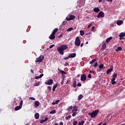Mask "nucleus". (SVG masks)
Listing matches in <instances>:
<instances>
[{"label": "nucleus", "mask_w": 125, "mask_h": 125, "mask_svg": "<svg viewBox=\"0 0 125 125\" xmlns=\"http://www.w3.org/2000/svg\"><path fill=\"white\" fill-rule=\"evenodd\" d=\"M67 48H68V46H67V45H62L61 46L57 48V50L60 54L63 55L64 54V50H66Z\"/></svg>", "instance_id": "f257e3e1"}, {"label": "nucleus", "mask_w": 125, "mask_h": 125, "mask_svg": "<svg viewBox=\"0 0 125 125\" xmlns=\"http://www.w3.org/2000/svg\"><path fill=\"white\" fill-rule=\"evenodd\" d=\"M112 79H111V83H112V84H116V79H117V78L118 77V74L117 73H115L113 74L112 75Z\"/></svg>", "instance_id": "f03ea898"}, {"label": "nucleus", "mask_w": 125, "mask_h": 125, "mask_svg": "<svg viewBox=\"0 0 125 125\" xmlns=\"http://www.w3.org/2000/svg\"><path fill=\"white\" fill-rule=\"evenodd\" d=\"M99 112V110H96L95 111H93L91 113H88V115H89V116H91V118H94V117H96V116H97L98 115Z\"/></svg>", "instance_id": "7ed1b4c3"}, {"label": "nucleus", "mask_w": 125, "mask_h": 125, "mask_svg": "<svg viewBox=\"0 0 125 125\" xmlns=\"http://www.w3.org/2000/svg\"><path fill=\"white\" fill-rule=\"evenodd\" d=\"M44 59V57L42 55H41L39 58H36V60L35 61L36 63H41L42 62V61Z\"/></svg>", "instance_id": "20e7f679"}, {"label": "nucleus", "mask_w": 125, "mask_h": 125, "mask_svg": "<svg viewBox=\"0 0 125 125\" xmlns=\"http://www.w3.org/2000/svg\"><path fill=\"white\" fill-rule=\"evenodd\" d=\"M75 44L76 46H79V45H81V40L79 37H77L76 38Z\"/></svg>", "instance_id": "39448f33"}, {"label": "nucleus", "mask_w": 125, "mask_h": 125, "mask_svg": "<svg viewBox=\"0 0 125 125\" xmlns=\"http://www.w3.org/2000/svg\"><path fill=\"white\" fill-rule=\"evenodd\" d=\"M53 84V80L49 79L46 82H45V84H47V85H51V84Z\"/></svg>", "instance_id": "423d86ee"}, {"label": "nucleus", "mask_w": 125, "mask_h": 125, "mask_svg": "<svg viewBox=\"0 0 125 125\" xmlns=\"http://www.w3.org/2000/svg\"><path fill=\"white\" fill-rule=\"evenodd\" d=\"M75 18H76V17L75 16V15H70L69 18H66V20L67 21H71V20H74V19H75Z\"/></svg>", "instance_id": "0eeeda50"}, {"label": "nucleus", "mask_w": 125, "mask_h": 125, "mask_svg": "<svg viewBox=\"0 0 125 125\" xmlns=\"http://www.w3.org/2000/svg\"><path fill=\"white\" fill-rule=\"evenodd\" d=\"M103 17H104V12L100 11L97 15V18H103Z\"/></svg>", "instance_id": "6e6552de"}, {"label": "nucleus", "mask_w": 125, "mask_h": 125, "mask_svg": "<svg viewBox=\"0 0 125 125\" xmlns=\"http://www.w3.org/2000/svg\"><path fill=\"white\" fill-rule=\"evenodd\" d=\"M81 80L82 82H84L86 81V76L85 74H82L81 76Z\"/></svg>", "instance_id": "1a4fd4ad"}, {"label": "nucleus", "mask_w": 125, "mask_h": 125, "mask_svg": "<svg viewBox=\"0 0 125 125\" xmlns=\"http://www.w3.org/2000/svg\"><path fill=\"white\" fill-rule=\"evenodd\" d=\"M72 86L74 88H76L77 87V81H76V79H74L72 81Z\"/></svg>", "instance_id": "9d476101"}, {"label": "nucleus", "mask_w": 125, "mask_h": 125, "mask_svg": "<svg viewBox=\"0 0 125 125\" xmlns=\"http://www.w3.org/2000/svg\"><path fill=\"white\" fill-rule=\"evenodd\" d=\"M112 71H113V65H111L110 68H109L107 70L106 74L107 75H109V74H110V73H111V72H112Z\"/></svg>", "instance_id": "9b49d317"}, {"label": "nucleus", "mask_w": 125, "mask_h": 125, "mask_svg": "<svg viewBox=\"0 0 125 125\" xmlns=\"http://www.w3.org/2000/svg\"><path fill=\"white\" fill-rule=\"evenodd\" d=\"M76 55H77V54L76 53H71L68 56V57H69L70 58H74V57H76Z\"/></svg>", "instance_id": "f8f14e48"}, {"label": "nucleus", "mask_w": 125, "mask_h": 125, "mask_svg": "<svg viewBox=\"0 0 125 125\" xmlns=\"http://www.w3.org/2000/svg\"><path fill=\"white\" fill-rule=\"evenodd\" d=\"M123 23H124V21H122V20H118L116 24L118 25V26H121V25H122V24H123Z\"/></svg>", "instance_id": "ddd939ff"}, {"label": "nucleus", "mask_w": 125, "mask_h": 125, "mask_svg": "<svg viewBox=\"0 0 125 125\" xmlns=\"http://www.w3.org/2000/svg\"><path fill=\"white\" fill-rule=\"evenodd\" d=\"M49 39L50 40H54L55 39V35L52 33L49 36Z\"/></svg>", "instance_id": "4468645a"}, {"label": "nucleus", "mask_w": 125, "mask_h": 125, "mask_svg": "<svg viewBox=\"0 0 125 125\" xmlns=\"http://www.w3.org/2000/svg\"><path fill=\"white\" fill-rule=\"evenodd\" d=\"M77 111H78V106L77 105L74 106L72 112L73 113V112H77Z\"/></svg>", "instance_id": "2eb2a0df"}, {"label": "nucleus", "mask_w": 125, "mask_h": 125, "mask_svg": "<svg viewBox=\"0 0 125 125\" xmlns=\"http://www.w3.org/2000/svg\"><path fill=\"white\" fill-rule=\"evenodd\" d=\"M93 11H94V12L98 13V12H99V11H100V9L98 7H95L93 9Z\"/></svg>", "instance_id": "dca6fc26"}, {"label": "nucleus", "mask_w": 125, "mask_h": 125, "mask_svg": "<svg viewBox=\"0 0 125 125\" xmlns=\"http://www.w3.org/2000/svg\"><path fill=\"white\" fill-rule=\"evenodd\" d=\"M57 32H58V28H55L53 30L52 34L55 35V34H56V33H57Z\"/></svg>", "instance_id": "f3484780"}, {"label": "nucleus", "mask_w": 125, "mask_h": 125, "mask_svg": "<svg viewBox=\"0 0 125 125\" xmlns=\"http://www.w3.org/2000/svg\"><path fill=\"white\" fill-rule=\"evenodd\" d=\"M35 106L36 107H39V106H40V102L36 101L35 102Z\"/></svg>", "instance_id": "a211bd4d"}, {"label": "nucleus", "mask_w": 125, "mask_h": 125, "mask_svg": "<svg viewBox=\"0 0 125 125\" xmlns=\"http://www.w3.org/2000/svg\"><path fill=\"white\" fill-rule=\"evenodd\" d=\"M22 107L19 105V106H17L15 107V111H18L19 110H20V109H21Z\"/></svg>", "instance_id": "6ab92c4d"}, {"label": "nucleus", "mask_w": 125, "mask_h": 125, "mask_svg": "<svg viewBox=\"0 0 125 125\" xmlns=\"http://www.w3.org/2000/svg\"><path fill=\"white\" fill-rule=\"evenodd\" d=\"M35 119H36V120H38V119H39V118H40V114H39L38 113H36V114H35Z\"/></svg>", "instance_id": "aec40b11"}, {"label": "nucleus", "mask_w": 125, "mask_h": 125, "mask_svg": "<svg viewBox=\"0 0 125 125\" xmlns=\"http://www.w3.org/2000/svg\"><path fill=\"white\" fill-rule=\"evenodd\" d=\"M40 82L38 81L34 84V86H39L40 85Z\"/></svg>", "instance_id": "412c9836"}, {"label": "nucleus", "mask_w": 125, "mask_h": 125, "mask_svg": "<svg viewBox=\"0 0 125 125\" xmlns=\"http://www.w3.org/2000/svg\"><path fill=\"white\" fill-rule=\"evenodd\" d=\"M112 39H113L112 37L107 38L105 41L106 42H109L111 41V40H112Z\"/></svg>", "instance_id": "4be33fe9"}, {"label": "nucleus", "mask_w": 125, "mask_h": 125, "mask_svg": "<svg viewBox=\"0 0 125 125\" xmlns=\"http://www.w3.org/2000/svg\"><path fill=\"white\" fill-rule=\"evenodd\" d=\"M57 87V83L55 84L52 87L53 91H55V89Z\"/></svg>", "instance_id": "5701e85b"}, {"label": "nucleus", "mask_w": 125, "mask_h": 125, "mask_svg": "<svg viewBox=\"0 0 125 125\" xmlns=\"http://www.w3.org/2000/svg\"><path fill=\"white\" fill-rule=\"evenodd\" d=\"M119 37H125V33L121 32L119 35Z\"/></svg>", "instance_id": "b1692460"}, {"label": "nucleus", "mask_w": 125, "mask_h": 125, "mask_svg": "<svg viewBox=\"0 0 125 125\" xmlns=\"http://www.w3.org/2000/svg\"><path fill=\"white\" fill-rule=\"evenodd\" d=\"M84 124V121H79L78 125H83Z\"/></svg>", "instance_id": "393cba45"}, {"label": "nucleus", "mask_w": 125, "mask_h": 125, "mask_svg": "<svg viewBox=\"0 0 125 125\" xmlns=\"http://www.w3.org/2000/svg\"><path fill=\"white\" fill-rule=\"evenodd\" d=\"M122 50H123V48H122V47H118L116 50V51H122Z\"/></svg>", "instance_id": "a878e982"}, {"label": "nucleus", "mask_w": 125, "mask_h": 125, "mask_svg": "<svg viewBox=\"0 0 125 125\" xmlns=\"http://www.w3.org/2000/svg\"><path fill=\"white\" fill-rule=\"evenodd\" d=\"M72 109H73V106H70L67 108V109L66 110H67V111L69 112V111H71V110H72Z\"/></svg>", "instance_id": "bb28decb"}, {"label": "nucleus", "mask_w": 125, "mask_h": 125, "mask_svg": "<svg viewBox=\"0 0 125 125\" xmlns=\"http://www.w3.org/2000/svg\"><path fill=\"white\" fill-rule=\"evenodd\" d=\"M96 61V59H93L89 62V64H93L94 63H95Z\"/></svg>", "instance_id": "cd10ccee"}, {"label": "nucleus", "mask_w": 125, "mask_h": 125, "mask_svg": "<svg viewBox=\"0 0 125 125\" xmlns=\"http://www.w3.org/2000/svg\"><path fill=\"white\" fill-rule=\"evenodd\" d=\"M83 95L80 94L78 98V100H81L82 99V98H83Z\"/></svg>", "instance_id": "c85d7f7f"}, {"label": "nucleus", "mask_w": 125, "mask_h": 125, "mask_svg": "<svg viewBox=\"0 0 125 125\" xmlns=\"http://www.w3.org/2000/svg\"><path fill=\"white\" fill-rule=\"evenodd\" d=\"M102 48L103 49H106V43H103Z\"/></svg>", "instance_id": "c756f323"}, {"label": "nucleus", "mask_w": 125, "mask_h": 125, "mask_svg": "<svg viewBox=\"0 0 125 125\" xmlns=\"http://www.w3.org/2000/svg\"><path fill=\"white\" fill-rule=\"evenodd\" d=\"M80 36H83L84 35V32H83V30H80Z\"/></svg>", "instance_id": "7c9ffc66"}, {"label": "nucleus", "mask_w": 125, "mask_h": 125, "mask_svg": "<svg viewBox=\"0 0 125 125\" xmlns=\"http://www.w3.org/2000/svg\"><path fill=\"white\" fill-rule=\"evenodd\" d=\"M72 118V116L68 115L67 117L65 118V120H70Z\"/></svg>", "instance_id": "2f4dec72"}, {"label": "nucleus", "mask_w": 125, "mask_h": 125, "mask_svg": "<svg viewBox=\"0 0 125 125\" xmlns=\"http://www.w3.org/2000/svg\"><path fill=\"white\" fill-rule=\"evenodd\" d=\"M72 113H73V114H72V117H75L76 116V115H77V114L76 111H74Z\"/></svg>", "instance_id": "473e14b6"}, {"label": "nucleus", "mask_w": 125, "mask_h": 125, "mask_svg": "<svg viewBox=\"0 0 125 125\" xmlns=\"http://www.w3.org/2000/svg\"><path fill=\"white\" fill-rule=\"evenodd\" d=\"M104 67V64H102L99 66V69H103V67Z\"/></svg>", "instance_id": "72a5a7b5"}, {"label": "nucleus", "mask_w": 125, "mask_h": 125, "mask_svg": "<svg viewBox=\"0 0 125 125\" xmlns=\"http://www.w3.org/2000/svg\"><path fill=\"white\" fill-rule=\"evenodd\" d=\"M72 30H74V28L70 27L67 30V32H71V31H72Z\"/></svg>", "instance_id": "f704fd0d"}, {"label": "nucleus", "mask_w": 125, "mask_h": 125, "mask_svg": "<svg viewBox=\"0 0 125 125\" xmlns=\"http://www.w3.org/2000/svg\"><path fill=\"white\" fill-rule=\"evenodd\" d=\"M56 113V110H53L50 112V114H55Z\"/></svg>", "instance_id": "c9c22d12"}, {"label": "nucleus", "mask_w": 125, "mask_h": 125, "mask_svg": "<svg viewBox=\"0 0 125 125\" xmlns=\"http://www.w3.org/2000/svg\"><path fill=\"white\" fill-rule=\"evenodd\" d=\"M60 73H61L62 74H64V75L67 74V72L64 71L63 70H61Z\"/></svg>", "instance_id": "e433bc0d"}, {"label": "nucleus", "mask_w": 125, "mask_h": 125, "mask_svg": "<svg viewBox=\"0 0 125 125\" xmlns=\"http://www.w3.org/2000/svg\"><path fill=\"white\" fill-rule=\"evenodd\" d=\"M23 105V101H21L20 106L22 107V106Z\"/></svg>", "instance_id": "4c0bfd02"}, {"label": "nucleus", "mask_w": 125, "mask_h": 125, "mask_svg": "<svg viewBox=\"0 0 125 125\" xmlns=\"http://www.w3.org/2000/svg\"><path fill=\"white\" fill-rule=\"evenodd\" d=\"M95 72L93 70H89V73H90V74H94Z\"/></svg>", "instance_id": "58836bf2"}, {"label": "nucleus", "mask_w": 125, "mask_h": 125, "mask_svg": "<svg viewBox=\"0 0 125 125\" xmlns=\"http://www.w3.org/2000/svg\"><path fill=\"white\" fill-rule=\"evenodd\" d=\"M77 124H78V122H77V121H74L73 125H77Z\"/></svg>", "instance_id": "ea45409f"}, {"label": "nucleus", "mask_w": 125, "mask_h": 125, "mask_svg": "<svg viewBox=\"0 0 125 125\" xmlns=\"http://www.w3.org/2000/svg\"><path fill=\"white\" fill-rule=\"evenodd\" d=\"M97 65H98V62H96L93 65L94 67H97Z\"/></svg>", "instance_id": "a19ab883"}, {"label": "nucleus", "mask_w": 125, "mask_h": 125, "mask_svg": "<svg viewBox=\"0 0 125 125\" xmlns=\"http://www.w3.org/2000/svg\"><path fill=\"white\" fill-rule=\"evenodd\" d=\"M43 123H45V121H44V120H42L40 121L41 124H43Z\"/></svg>", "instance_id": "79ce46f5"}, {"label": "nucleus", "mask_w": 125, "mask_h": 125, "mask_svg": "<svg viewBox=\"0 0 125 125\" xmlns=\"http://www.w3.org/2000/svg\"><path fill=\"white\" fill-rule=\"evenodd\" d=\"M29 99L30 100H36V99L35 98H34V97H30Z\"/></svg>", "instance_id": "37998d69"}, {"label": "nucleus", "mask_w": 125, "mask_h": 125, "mask_svg": "<svg viewBox=\"0 0 125 125\" xmlns=\"http://www.w3.org/2000/svg\"><path fill=\"white\" fill-rule=\"evenodd\" d=\"M48 89L49 91H51V87L50 86H48Z\"/></svg>", "instance_id": "c03bdc74"}, {"label": "nucleus", "mask_w": 125, "mask_h": 125, "mask_svg": "<svg viewBox=\"0 0 125 125\" xmlns=\"http://www.w3.org/2000/svg\"><path fill=\"white\" fill-rule=\"evenodd\" d=\"M87 77H88L89 79H91V74H89L88 75Z\"/></svg>", "instance_id": "a18cd8bd"}, {"label": "nucleus", "mask_w": 125, "mask_h": 125, "mask_svg": "<svg viewBox=\"0 0 125 125\" xmlns=\"http://www.w3.org/2000/svg\"><path fill=\"white\" fill-rule=\"evenodd\" d=\"M77 86H82V83H77Z\"/></svg>", "instance_id": "49530a36"}, {"label": "nucleus", "mask_w": 125, "mask_h": 125, "mask_svg": "<svg viewBox=\"0 0 125 125\" xmlns=\"http://www.w3.org/2000/svg\"><path fill=\"white\" fill-rule=\"evenodd\" d=\"M56 104H58V103H59V102H60V100H57V101H56Z\"/></svg>", "instance_id": "de8ad7c7"}, {"label": "nucleus", "mask_w": 125, "mask_h": 125, "mask_svg": "<svg viewBox=\"0 0 125 125\" xmlns=\"http://www.w3.org/2000/svg\"><path fill=\"white\" fill-rule=\"evenodd\" d=\"M62 36H63V34L62 33L61 35H60L58 38H59V39H60V38L62 37Z\"/></svg>", "instance_id": "09e8293b"}, {"label": "nucleus", "mask_w": 125, "mask_h": 125, "mask_svg": "<svg viewBox=\"0 0 125 125\" xmlns=\"http://www.w3.org/2000/svg\"><path fill=\"white\" fill-rule=\"evenodd\" d=\"M42 77H43V74H40V75L39 76V78L41 79V78H42Z\"/></svg>", "instance_id": "8fccbe9b"}, {"label": "nucleus", "mask_w": 125, "mask_h": 125, "mask_svg": "<svg viewBox=\"0 0 125 125\" xmlns=\"http://www.w3.org/2000/svg\"><path fill=\"white\" fill-rule=\"evenodd\" d=\"M54 44H52V45H51L50 46H49V48H53V47L54 46Z\"/></svg>", "instance_id": "3c124183"}, {"label": "nucleus", "mask_w": 125, "mask_h": 125, "mask_svg": "<svg viewBox=\"0 0 125 125\" xmlns=\"http://www.w3.org/2000/svg\"><path fill=\"white\" fill-rule=\"evenodd\" d=\"M64 83V79H62V82L61 83V84L63 85Z\"/></svg>", "instance_id": "603ef678"}, {"label": "nucleus", "mask_w": 125, "mask_h": 125, "mask_svg": "<svg viewBox=\"0 0 125 125\" xmlns=\"http://www.w3.org/2000/svg\"><path fill=\"white\" fill-rule=\"evenodd\" d=\"M68 58H70V57H69V56L68 57H66L65 58H64V60H68Z\"/></svg>", "instance_id": "864d4df0"}, {"label": "nucleus", "mask_w": 125, "mask_h": 125, "mask_svg": "<svg viewBox=\"0 0 125 125\" xmlns=\"http://www.w3.org/2000/svg\"><path fill=\"white\" fill-rule=\"evenodd\" d=\"M35 79H36V80H38V79H40V76H36V77H35Z\"/></svg>", "instance_id": "5fc2aeb1"}, {"label": "nucleus", "mask_w": 125, "mask_h": 125, "mask_svg": "<svg viewBox=\"0 0 125 125\" xmlns=\"http://www.w3.org/2000/svg\"><path fill=\"white\" fill-rule=\"evenodd\" d=\"M48 120V118L45 117V119L44 120V121L45 122H46Z\"/></svg>", "instance_id": "6e6d98bb"}, {"label": "nucleus", "mask_w": 125, "mask_h": 125, "mask_svg": "<svg viewBox=\"0 0 125 125\" xmlns=\"http://www.w3.org/2000/svg\"><path fill=\"white\" fill-rule=\"evenodd\" d=\"M120 37V38H119V39L120 40H124V37H122V36H119Z\"/></svg>", "instance_id": "4d7b16f0"}, {"label": "nucleus", "mask_w": 125, "mask_h": 125, "mask_svg": "<svg viewBox=\"0 0 125 125\" xmlns=\"http://www.w3.org/2000/svg\"><path fill=\"white\" fill-rule=\"evenodd\" d=\"M62 80H63V81H64L65 77L64 76V75H62Z\"/></svg>", "instance_id": "13d9d810"}, {"label": "nucleus", "mask_w": 125, "mask_h": 125, "mask_svg": "<svg viewBox=\"0 0 125 125\" xmlns=\"http://www.w3.org/2000/svg\"><path fill=\"white\" fill-rule=\"evenodd\" d=\"M94 29H95V27H94V26L92 27L91 31H93V30H94Z\"/></svg>", "instance_id": "bf43d9fd"}, {"label": "nucleus", "mask_w": 125, "mask_h": 125, "mask_svg": "<svg viewBox=\"0 0 125 125\" xmlns=\"http://www.w3.org/2000/svg\"><path fill=\"white\" fill-rule=\"evenodd\" d=\"M68 65H69V63L65 62V64H64V66H68Z\"/></svg>", "instance_id": "052dcab7"}, {"label": "nucleus", "mask_w": 125, "mask_h": 125, "mask_svg": "<svg viewBox=\"0 0 125 125\" xmlns=\"http://www.w3.org/2000/svg\"><path fill=\"white\" fill-rule=\"evenodd\" d=\"M30 72L32 73V74H34V70L33 69H31Z\"/></svg>", "instance_id": "680f3d73"}, {"label": "nucleus", "mask_w": 125, "mask_h": 125, "mask_svg": "<svg viewBox=\"0 0 125 125\" xmlns=\"http://www.w3.org/2000/svg\"><path fill=\"white\" fill-rule=\"evenodd\" d=\"M91 25H92V24L90 23V24H89L88 25V28H89L90 27H91Z\"/></svg>", "instance_id": "e2e57ef3"}, {"label": "nucleus", "mask_w": 125, "mask_h": 125, "mask_svg": "<svg viewBox=\"0 0 125 125\" xmlns=\"http://www.w3.org/2000/svg\"><path fill=\"white\" fill-rule=\"evenodd\" d=\"M56 104V102L52 103V105H55Z\"/></svg>", "instance_id": "0e129e2a"}, {"label": "nucleus", "mask_w": 125, "mask_h": 125, "mask_svg": "<svg viewBox=\"0 0 125 125\" xmlns=\"http://www.w3.org/2000/svg\"><path fill=\"white\" fill-rule=\"evenodd\" d=\"M60 125H63V122H61L60 123Z\"/></svg>", "instance_id": "69168bd1"}, {"label": "nucleus", "mask_w": 125, "mask_h": 125, "mask_svg": "<svg viewBox=\"0 0 125 125\" xmlns=\"http://www.w3.org/2000/svg\"><path fill=\"white\" fill-rule=\"evenodd\" d=\"M83 43H82L81 44V47H82V46H83Z\"/></svg>", "instance_id": "338daca9"}, {"label": "nucleus", "mask_w": 125, "mask_h": 125, "mask_svg": "<svg viewBox=\"0 0 125 125\" xmlns=\"http://www.w3.org/2000/svg\"><path fill=\"white\" fill-rule=\"evenodd\" d=\"M102 125V122L100 123L99 124H98V125Z\"/></svg>", "instance_id": "774afa93"}]
</instances>
